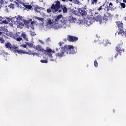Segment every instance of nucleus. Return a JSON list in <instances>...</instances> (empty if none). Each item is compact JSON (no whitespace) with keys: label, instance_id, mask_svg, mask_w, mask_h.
Returning <instances> with one entry per match:
<instances>
[{"label":"nucleus","instance_id":"nucleus-1","mask_svg":"<svg viewBox=\"0 0 126 126\" xmlns=\"http://www.w3.org/2000/svg\"><path fill=\"white\" fill-rule=\"evenodd\" d=\"M12 23H14L17 26V27L20 29H22L24 27L25 24V25H28L30 22L31 23L30 26H28L27 28L30 29V28L32 29H34V26L36 25V22L32 21V19L28 20H24L23 17L18 15L14 17H13L11 19Z\"/></svg>","mask_w":126,"mask_h":126},{"label":"nucleus","instance_id":"nucleus-2","mask_svg":"<svg viewBox=\"0 0 126 126\" xmlns=\"http://www.w3.org/2000/svg\"><path fill=\"white\" fill-rule=\"evenodd\" d=\"M67 20H64L63 22H60L57 23L55 22H53L50 19L48 18L46 21V28L50 29L52 28L54 29H59L61 28H66L67 27Z\"/></svg>","mask_w":126,"mask_h":126},{"label":"nucleus","instance_id":"nucleus-3","mask_svg":"<svg viewBox=\"0 0 126 126\" xmlns=\"http://www.w3.org/2000/svg\"><path fill=\"white\" fill-rule=\"evenodd\" d=\"M74 49V47L72 45L65 46L64 47L61 48V53H58L56 56L58 57H62L64 54H68L69 50L71 51L70 52V54H75L76 53V51H73Z\"/></svg>","mask_w":126,"mask_h":126},{"label":"nucleus","instance_id":"nucleus-4","mask_svg":"<svg viewBox=\"0 0 126 126\" xmlns=\"http://www.w3.org/2000/svg\"><path fill=\"white\" fill-rule=\"evenodd\" d=\"M36 49L38 51L42 52V53L47 55L51 58L52 57V53H55V50H52L49 47H47L46 50H44L43 47H41L40 46H37L36 47Z\"/></svg>","mask_w":126,"mask_h":126},{"label":"nucleus","instance_id":"nucleus-5","mask_svg":"<svg viewBox=\"0 0 126 126\" xmlns=\"http://www.w3.org/2000/svg\"><path fill=\"white\" fill-rule=\"evenodd\" d=\"M61 7V3L60 1L57 0V1L54 2V4H52L51 7H50L51 9H48L47 10V12L48 13L51 12V10L52 12H61L62 10H60Z\"/></svg>","mask_w":126,"mask_h":126},{"label":"nucleus","instance_id":"nucleus-6","mask_svg":"<svg viewBox=\"0 0 126 126\" xmlns=\"http://www.w3.org/2000/svg\"><path fill=\"white\" fill-rule=\"evenodd\" d=\"M15 2H16L17 4H19V5H18V7L20 8H24V7H25L26 9L31 10L32 8V6L31 5H30L29 4L21 3L20 0H16Z\"/></svg>","mask_w":126,"mask_h":126},{"label":"nucleus","instance_id":"nucleus-7","mask_svg":"<svg viewBox=\"0 0 126 126\" xmlns=\"http://www.w3.org/2000/svg\"><path fill=\"white\" fill-rule=\"evenodd\" d=\"M94 20L96 22H99L100 24H103L105 22V20H104L102 17H101V15L98 13H96L95 15V17L94 18Z\"/></svg>","mask_w":126,"mask_h":126},{"label":"nucleus","instance_id":"nucleus-8","mask_svg":"<svg viewBox=\"0 0 126 126\" xmlns=\"http://www.w3.org/2000/svg\"><path fill=\"white\" fill-rule=\"evenodd\" d=\"M77 11L79 12L80 15L84 16L87 15V12L82 9H77Z\"/></svg>","mask_w":126,"mask_h":126},{"label":"nucleus","instance_id":"nucleus-9","mask_svg":"<svg viewBox=\"0 0 126 126\" xmlns=\"http://www.w3.org/2000/svg\"><path fill=\"white\" fill-rule=\"evenodd\" d=\"M78 38L77 37H73V36H68V40L69 42H74L78 40Z\"/></svg>","mask_w":126,"mask_h":126},{"label":"nucleus","instance_id":"nucleus-10","mask_svg":"<svg viewBox=\"0 0 126 126\" xmlns=\"http://www.w3.org/2000/svg\"><path fill=\"white\" fill-rule=\"evenodd\" d=\"M4 34L8 37H13V34H12V32L8 31V30L5 31Z\"/></svg>","mask_w":126,"mask_h":126},{"label":"nucleus","instance_id":"nucleus-11","mask_svg":"<svg viewBox=\"0 0 126 126\" xmlns=\"http://www.w3.org/2000/svg\"><path fill=\"white\" fill-rule=\"evenodd\" d=\"M43 9L42 8L38 6V5H35L34 6V10L35 12H40V11Z\"/></svg>","mask_w":126,"mask_h":126},{"label":"nucleus","instance_id":"nucleus-12","mask_svg":"<svg viewBox=\"0 0 126 126\" xmlns=\"http://www.w3.org/2000/svg\"><path fill=\"white\" fill-rule=\"evenodd\" d=\"M5 47L7 48H8L9 49L11 50L12 49H15L17 48V47H13V46H12L11 44L9 42L5 44Z\"/></svg>","mask_w":126,"mask_h":126},{"label":"nucleus","instance_id":"nucleus-13","mask_svg":"<svg viewBox=\"0 0 126 126\" xmlns=\"http://www.w3.org/2000/svg\"><path fill=\"white\" fill-rule=\"evenodd\" d=\"M68 19L69 21L71 22V23H75L76 21V19L71 15H70L69 16Z\"/></svg>","mask_w":126,"mask_h":126},{"label":"nucleus","instance_id":"nucleus-14","mask_svg":"<svg viewBox=\"0 0 126 126\" xmlns=\"http://www.w3.org/2000/svg\"><path fill=\"white\" fill-rule=\"evenodd\" d=\"M121 35L124 36V35L126 37V32H124L123 30L121 29L119 30V32H118V35Z\"/></svg>","mask_w":126,"mask_h":126},{"label":"nucleus","instance_id":"nucleus-15","mask_svg":"<svg viewBox=\"0 0 126 126\" xmlns=\"http://www.w3.org/2000/svg\"><path fill=\"white\" fill-rule=\"evenodd\" d=\"M16 52L18 53L19 54H28L29 53L26 52L24 50H19V51H16Z\"/></svg>","mask_w":126,"mask_h":126},{"label":"nucleus","instance_id":"nucleus-16","mask_svg":"<svg viewBox=\"0 0 126 126\" xmlns=\"http://www.w3.org/2000/svg\"><path fill=\"white\" fill-rule=\"evenodd\" d=\"M61 18H63V19H64V18L63 17V16L62 15H59L57 16V18L56 19H55V23H58L57 22L59 20H60Z\"/></svg>","mask_w":126,"mask_h":126},{"label":"nucleus","instance_id":"nucleus-17","mask_svg":"<svg viewBox=\"0 0 126 126\" xmlns=\"http://www.w3.org/2000/svg\"><path fill=\"white\" fill-rule=\"evenodd\" d=\"M35 19H37V20H39V21H40L41 22H43L44 21V18L38 17L37 16H34L33 17V20H35Z\"/></svg>","mask_w":126,"mask_h":126},{"label":"nucleus","instance_id":"nucleus-18","mask_svg":"<svg viewBox=\"0 0 126 126\" xmlns=\"http://www.w3.org/2000/svg\"><path fill=\"white\" fill-rule=\"evenodd\" d=\"M21 35L25 40L26 41L28 42V39L25 33H23Z\"/></svg>","mask_w":126,"mask_h":126},{"label":"nucleus","instance_id":"nucleus-19","mask_svg":"<svg viewBox=\"0 0 126 126\" xmlns=\"http://www.w3.org/2000/svg\"><path fill=\"white\" fill-rule=\"evenodd\" d=\"M99 0H92V4L93 5H96Z\"/></svg>","mask_w":126,"mask_h":126},{"label":"nucleus","instance_id":"nucleus-20","mask_svg":"<svg viewBox=\"0 0 126 126\" xmlns=\"http://www.w3.org/2000/svg\"><path fill=\"white\" fill-rule=\"evenodd\" d=\"M25 43L26 44L28 45L30 48H32L33 47V44L32 43H30L28 41H26Z\"/></svg>","mask_w":126,"mask_h":126},{"label":"nucleus","instance_id":"nucleus-21","mask_svg":"<svg viewBox=\"0 0 126 126\" xmlns=\"http://www.w3.org/2000/svg\"><path fill=\"white\" fill-rule=\"evenodd\" d=\"M117 25L118 28H122L123 24L121 22H117Z\"/></svg>","mask_w":126,"mask_h":126},{"label":"nucleus","instance_id":"nucleus-22","mask_svg":"<svg viewBox=\"0 0 126 126\" xmlns=\"http://www.w3.org/2000/svg\"><path fill=\"white\" fill-rule=\"evenodd\" d=\"M2 34V32H0V36H1ZM0 42H1V43L2 44L4 43V40L1 37L0 38Z\"/></svg>","mask_w":126,"mask_h":126},{"label":"nucleus","instance_id":"nucleus-23","mask_svg":"<svg viewBox=\"0 0 126 126\" xmlns=\"http://www.w3.org/2000/svg\"><path fill=\"white\" fill-rule=\"evenodd\" d=\"M73 3L78 5H79L80 4V2L79 0H73Z\"/></svg>","mask_w":126,"mask_h":126},{"label":"nucleus","instance_id":"nucleus-24","mask_svg":"<svg viewBox=\"0 0 126 126\" xmlns=\"http://www.w3.org/2000/svg\"><path fill=\"white\" fill-rule=\"evenodd\" d=\"M74 14L77 16L80 15V13H79V12L78 11V9L74 11Z\"/></svg>","mask_w":126,"mask_h":126},{"label":"nucleus","instance_id":"nucleus-25","mask_svg":"<svg viewBox=\"0 0 126 126\" xmlns=\"http://www.w3.org/2000/svg\"><path fill=\"white\" fill-rule=\"evenodd\" d=\"M14 7H15L14 4H11L8 6V7L12 9H13L14 8Z\"/></svg>","mask_w":126,"mask_h":126},{"label":"nucleus","instance_id":"nucleus-26","mask_svg":"<svg viewBox=\"0 0 126 126\" xmlns=\"http://www.w3.org/2000/svg\"><path fill=\"white\" fill-rule=\"evenodd\" d=\"M11 2H14L15 3H16V4L17 5V6L18 7V6L19 5V4H17L15 1L16 0H9Z\"/></svg>","mask_w":126,"mask_h":126},{"label":"nucleus","instance_id":"nucleus-27","mask_svg":"<svg viewBox=\"0 0 126 126\" xmlns=\"http://www.w3.org/2000/svg\"><path fill=\"white\" fill-rule=\"evenodd\" d=\"M30 35H32V36H34V35H36L35 32H34L30 31Z\"/></svg>","mask_w":126,"mask_h":126},{"label":"nucleus","instance_id":"nucleus-28","mask_svg":"<svg viewBox=\"0 0 126 126\" xmlns=\"http://www.w3.org/2000/svg\"><path fill=\"white\" fill-rule=\"evenodd\" d=\"M113 6V4L112 3H110L109 6L108 7V10H110V9L112 8Z\"/></svg>","mask_w":126,"mask_h":126},{"label":"nucleus","instance_id":"nucleus-29","mask_svg":"<svg viewBox=\"0 0 126 126\" xmlns=\"http://www.w3.org/2000/svg\"><path fill=\"white\" fill-rule=\"evenodd\" d=\"M120 6L123 8H125L126 7V4L123 3H120Z\"/></svg>","mask_w":126,"mask_h":126},{"label":"nucleus","instance_id":"nucleus-30","mask_svg":"<svg viewBox=\"0 0 126 126\" xmlns=\"http://www.w3.org/2000/svg\"><path fill=\"white\" fill-rule=\"evenodd\" d=\"M63 11L64 13H66L67 12V8L66 7H63Z\"/></svg>","mask_w":126,"mask_h":126},{"label":"nucleus","instance_id":"nucleus-31","mask_svg":"<svg viewBox=\"0 0 126 126\" xmlns=\"http://www.w3.org/2000/svg\"><path fill=\"white\" fill-rule=\"evenodd\" d=\"M3 23H4V24H8V22L6 20H4L2 21V23L0 22V24H2Z\"/></svg>","mask_w":126,"mask_h":126},{"label":"nucleus","instance_id":"nucleus-32","mask_svg":"<svg viewBox=\"0 0 126 126\" xmlns=\"http://www.w3.org/2000/svg\"><path fill=\"white\" fill-rule=\"evenodd\" d=\"M41 62L42 63H47V60H41Z\"/></svg>","mask_w":126,"mask_h":126},{"label":"nucleus","instance_id":"nucleus-33","mask_svg":"<svg viewBox=\"0 0 126 126\" xmlns=\"http://www.w3.org/2000/svg\"><path fill=\"white\" fill-rule=\"evenodd\" d=\"M17 41H20L21 40H22V38L21 37H18V36H17V38H16Z\"/></svg>","mask_w":126,"mask_h":126},{"label":"nucleus","instance_id":"nucleus-34","mask_svg":"<svg viewBox=\"0 0 126 126\" xmlns=\"http://www.w3.org/2000/svg\"><path fill=\"white\" fill-rule=\"evenodd\" d=\"M94 65L95 67H97L98 66V63L96 61H94Z\"/></svg>","mask_w":126,"mask_h":126},{"label":"nucleus","instance_id":"nucleus-35","mask_svg":"<svg viewBox=\"0 0 126 126\" xmlns=\"http://www.w3.org/2000/svg\"><path fill=\"white\" fill-rule=\"evenodd\" d=\"M107 43H108L107 41H104V42H103V44H104L105 45H107Z\"/></svg>","mask_w":126,"mask_h":126},{"label":"nucleus","instance_id":"nucleus-36","mask_svg":"<svg viewBox=\"0 0 126 126\" xmlns=\"http://www.w3.org/2000/svg\"><path fill=\"white\" fill-rule=\"evenodd\" d=\"M65 1H70V2H72V1H73V0H66Z\"/></svg>","mask_w":126,"mask_h":126},{"label":"nucleus","instance_id":"nucleus-37","mask_svg":"<svg viewBox=\"0 0 126 126\" xmlns=\"http://www.w3.org/2000/svg\"><path fill=\"white\" fill-rule=\"evenodd\" d=\"M3 17L2 16H0V21H2Z\"/></svg>","mask_w":126,"mask_h":126},{"label":"nucleus","instance_id":"nucleus-38","mask_svg":"<svg viewBox=\"0 0 126 126\" xmlns=\"http://www.w3.org/2000/svg\"><path fill=\"white\" fill-rule=\"evenodd\" d=\"M86 25H87L88 26H89L90 25V23L87 22L86 23Z\"/></svg>","mask_w":126,"mask_h":126},{"label":"nucleus","instance_id":"nucleus-39","mask_svg":"<svg viewBox=\"0 0 126 126\" xmlns=\"http://www.w3.org/2000/svg\"><path fill=\"white\" fill-rule=\"evenodd\" d=\"M101 10H102V7L101 6L98 9V11H101Z\"/></svg>","mask_w":126,"mask_h":126},{"label":"nucleus","instance_id":"nucleus-40","mask_svg":"<svg viewBox=\"0 0 126 126\" xmlns=\"http://www.w3.org/2000/svg\"><path fill=\"white\" fill-rule=\"evenodd\" d=\"M20 46L21 47H23L24 48H26L27 45H24L23 46L21 45Z\"/></svg>","mask_w":126,"mask_h":126},{"label":"nucleus","instance_id":"nucleus-41","mask_svg":"<svg viewBox=\"0 0 126 126\" xmlns=\"http://www.w3.org/2000/svg\"><path fill=\"white\" fill-rule=\"evenodd\" d=\"M62 44H63V42H60L59 43V45H60V46H61V45H62Z\"/></svg>","mask_w":126,"mask_h":126},{"label":"nucleus","instance_id":"nucleus-42","mask_svg":"<svg viewBox=\"0 0 126 126\" xmlns=\"http://www.w3.org/2000/svg\"><path fill=\"white\" fill-rule=\"evenodd\" d=\"M60 1H63V2H65V1L66 0H59Z\"/></svg>","mask_w":126,"mask_h":126},{"label":"nucleus","instance_id":"nucleus-43","mask_svg":"<svg viewBox=\"0 0 126 126\" xmlns=\"http://www.w3.org/2000/svg\"><path fill=\"white\" fill-rule=\"evenodd\" d=\"M123 2H124V3H126V0H123Z\"/></svg>","mask_w":126,"mask_h":126},{"label":"nucleus","instance_id":"nucleus-44","mask_svg":"<svg viewBox=\"0 0 126 126\" xmlns=\"http://www.w3.org/2000/svg\"><path fill=\"white\" fill-rule=\"evenodd\" d=\"M116 50L118 51H120L119 48H116Z\"/></svg>","mask_w":126,"mask_h":126},{"label":"nucleus","instance_id":"nucleus-45","mask_svg":"<svg viewBox=\"0 0 126 126\" xmlns=\"http://www.w3.org/2000/svg\"><path fill=\"white\" fill-rule=\"evenodd\" d=\"M2 0H0V3H2Z\"/></svg>","mask_w":126,"mask_h":126},{"label":"nucleus","instance_id":"nucleus-46","mask_svg":"<svg viewBox=\"0 0 126 126\" xmlns=\"http://www.w3.org/2000/svg\"><path fill=\"white\" fill-rule=\"evenodd\" d=\"M17 34H19V32H17Z\"/></svg>","mask_w":126,"mask_h":126},{"label":"nucleus","instance_id":"nucleus-47","mask_svg":"<svg viewBox=\"0 0 126 126\" xmlns=\"http://www.w3.org/2000/svg\"><path fill=\"white\" fill-rule=\"evenodd\" d=\"M125 18V20H126V18Z\"/></svg>","mask_w":126,"mask_h":126},{"label":"nucleus","instance_id":"nucleus-48","mask_svg":"<svg viewBox=\"0 0 126 126\" xmlns=\"http://www.w3.org/2000/svg\"><path fill=\"white\" fill-rule=\"evenodd\" d=\"M57 50H58V49H56Z\"/></svg>","mask_w":126,"mask_h":126},{"label":"nucleus","instance_id":"nucleus-49","mask_svg":"<svg viewBox=\"0 0 126 126\" xmlns=\"http://www.w3.org/2000/svg\"><path fill=\"white\" fill-rule=\"evenodd\" d=\"M25 0H23V1H24Z\"/></svg>","mask_w":126,"mask_h":126}]
</instances>
